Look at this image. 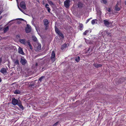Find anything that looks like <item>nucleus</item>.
<instances>
[{"label": "nucleus", "instance_id": "1", "mask_svg": "<svg viewBox=\"0 0 126 126\" xmlns=\"http://www.w3.org/2000/svg\"><path fill=\"white\" fill-rule=\"evenodd\" d=\"M55 30L56 32L60 36H61L62 38H64V36L62 33L60 32L58 29L55 26Z\"/></svg>", "mask_w": 126, "mask_h": 126}, {"label": "nucleus", "instance_id": "2", "mask_svg": "<svg viewBox=\"0 0 126 126\" xmlns=\"http://www.w3.org/2000/svg\"><path fill=\"white\" fill-rule=\"evenodd\" d=\"M71 1L70 0H66L64 2V6L66 8H68L70 6V3Z\"/></svg>", "mask_w": 126, "mask_h": 126}, {"label": "nucleus", "instance_id": "3", "mask_svg": "<svg viewBox=\"0 0 126 126\" xmlns=\"http://www.w3.org/2000/svg\"><path fill=\"white\" fill-rule=\"evenodd\" d=\"M19 101L15 98H12V104L14 106L17 105Z\"/></svg>", "mask_w": 126, "mask_h": 126}, {"label": "nucleus", "instance_id": "4", "mask_svg": "<svg viewBox=\"0 0 126 126\" xmlns=\"http://www.w3.org/2000/svg\"><path fill=\"white\" fill-rule=\"evenodd\" d=\"M19 41L21 43L25 45H26L27 44L26 40L25 39H19Z\"/></svg>", "mask_w": 126, "mask_h": 126}, {"label": "nucleus", "instance_id": "5", "mask_svg": "<svg viewBox=\"0 0 126 126\" xmlns=\"http://www.w3.org/2000/svg\"><path fill=\"white\" fill-rule=\"evenodd\" d=\"M20 6L21 8L24 9H26V4L24 2L22 1L21 2L20 4Z\"/></svg>", "mask_w": 126, "mask_h": 126}, {"label": "nucleus", "instance_id": "6", "mask_svg": "<svg viewBox=\"0 0 126 126\" xmlns=\"http://www.w3.org/2000/svg\"><path fill=\"white\" fill-rule=\"evenodd\" d=\"M20 60V63L22 65H25L27 63V60L24 58H21Z\"/></svg>", "mask_w": 126, "mask_h": 126}, {"label": "nucleus", "instance_id": "7", "mask_svg": "<svg viewBox=\"0 0 126 126\" xmlns=\"http://www.w3.org/2000/svg\"><path fill=\"white\" fill-rule=\"evenodd\" d=\"M27 27L25 29V31L26 33H28L31 32V26L28 25H27Z\"/></svg>", "mask_w": 126, "mask_h": 126}, {"label": "nucleus", "instance_id": "8", "mask_svg": "<svg viewBox=\"0 0 126 126\" xmlns=\"http://www.w3.org/2000/svg\"><path fill=\"white\" fill-rule=\"evenodd\" d=\"M55 54L54 51H53L52 53L51 56V59L53 62H54L55 60Z\"/></svg>", "mask_w": 126, "mask_h": 126}, {"label": "nucleus", "instance_id": "9", "mask_svg": "<svg viewBox=\"0 0 126 126\" xmlns=\"http://www.w3.org/2000/svg\"><path fill=\"white\" fill-rule=\"evenodd\" d=\"M103 22L105 26L107 27H108L110 23V22L106 20H103Z\"/></svg>", "mask_w": 126, "mask_h": 126}, {"label": "nucleus", "instance_id": "10", "mask_svg": "<svg viewBox=\"0 0 126 126\" xmlns=\"http://www.w3.org/2000/svg\"><path fill=\"white\" fill-rule=\"evenodd\" d=\"M43 21L45 26L46 27L48 25L49 23L48 20L47 19H44Z\"/></svg>", "mask_w": 126, "mask_h": 126}, {"label": "nucleus", "instance_id": "11", "mask_svg": "<svg viewBox=\"0 0 126 126\" xmlns=\"http://www.w3.org/2000/svg\"><path fill=\"white\" fill-rule=\"evenodd\" d=\"M0 72L3 74H6V69L4 68H2L0 71Z\"/></svg>", "mask_w": 126, "mask_h": 126}, {"label": "nucleus", "instance_id": "12", "mask_svg": "<svg viewBox=\"0 0 126 126\" xmlns=\"http://www.w3.org/2000/svg\"><path fill=\"white\" fill-rule=\"evenodd\" d=\"M18 52L22 55H24V53L22 49L20 47H19L18 49Z\"/></svg>", "mask_w": 126, "mask_h": 126}, {"label": "nucleus", "instance_id": "13", "mask_svg": "<svg viewBox=\"0 0 126 126\" xmlns=\"http://www.w3.org/2000/svg\"><path fill=\"white\" fill-rule=\"evenodd\" d=\"M118 3H117L115 6V10L116 11H118L120 10V8L118 7Z\"/></svg>", "mask_w": 126, "mask_h": 126}, {"label": "nucleus", "instance_id": "14", "mask_svg": "<svg viewBox=\"0 0 126 126\" xmlns=\"http://www.w3.org/2000/svg\"><path fill=\"white\" fill-rule=\"evenodd\" d=\"M94 65L95 66V67L98 68L99 67H101L102 66V65L99 64H97L96 63H94Z\"/></svg>", "mask_w": 126, "mask_h": 126}, {"label": "nucleus", "instance_id": "15", "mask_svg": "<svg viewBox=\"0 0 126 126\" xmlns=\"http://www.w3.org/2000/svg\"><path fill=\"white\" fill-rule=\"evenodd\" d=\"M22 109H23V107L21 104V102L19 101V102L17 105Z\"/></svg>", "mask_w": 126, "mask_h": 126}, {"label": "nucleus", "instance_id": "16", "mask_svg": "<svg viewBox=\"0 0 126 126\" xmlns=\"http://www.w3.org/2000/svg\"><path fill=\"white\" fill-rule=\"evenodd\" d=\"M38 46L37 47V49H36V48H35V50H39L41 49V45L38 44H37Z\"/></svg>", "mask_w": 126, "mask_h": 126}, {"label": "nucleus", "instance_id": "17", "mask_svg": "<svg viewBox=\"0 0 126 126\" xmlns=\"http://www.w3.org/2000/svg\"><path fill=\"white\" fill-rule=\"evenodd\" d=\"M48 6L49 5L48 4H46L45 5V7L47 8L48 12L49 13H50V8L48 7Z\"/></svg>", "mask_w": 126, "mask_h": 126}, {"label": "nucleus", "instance_id": "18", "mask_svg": "<svg viewBox=\"0 0 126 126\" xmlns=\"http://www.w3.org/2000/svg\"><path fill=\"white\" fill-rule=\"evenodd\" d=\"M82 4L80 2H79L78 4V7L79 8H81L82 6Z\"/></svg>", "mask_w": 126, "mask_h": 126}, {"label": "nucleus", "instance_id": "19", "mask_svg": "<svg viewBox=\"0 0 126 126\" xmlns=\"http://www.w3.org/2000/svg\"><path fill=\"white\" fill-rule=\"evenodd\" d=\"M14 93L15 94H18L20 93V92L18 90H16L14 92Z\"/></svg>", "mask_w": 126, "mask_h": 126}, {"label": "nucleus", "instance_id": "20", "mask_svg": "<svg viewBox=\"0 0 126 126\" xmlns=\"http://www.w3.org/2000/svg\"><path fill=\"white\" fill-rule=\"evenodd\" d=\"M83 26V25L82 24L80 23L79 24V27L80 28V30L81 31L82 30Z\"/></svg>", "mask_w": 126, "mask_h": 126}, {"label": "nucleus", "instance_id": "21", "mask_svg": "<svg viewBox=\"0 0 126 126\" xmlns=\"http://www.w3.org/2000/svg\"><path fill=\"white\" fill-rule=\"evenodd\" d=\"M27 43L28 45H29V46L30 47V49H32V47L31 45L30 44L29 41V40L27 41Z\"/></svg>", "mask_w": 126, "mask_h": 126}, {"label": "nucleus", "instance_id": "22", "mask_svg": "<svg viewBox=\"0 0 126 126\" xmlns=\"http://www.w3.org/2000/svg\"><path fill=\"white\" fill-rule=\"evenodd\" d=\"M9 27L8 26H7L5 28H4L3 29L4 32V33L6 32L9 30Z\"/></svg>", "mask_w": 126, "mask_h": 126}, {"label": "nucleus", "instance_id": "23", "mask_svg": "<svg viewBox=\"0 0 126 126\" xmlns=\"http://www.w3.org/2000/svg\"><path fill=\"white\" fill-rule=\"evenodd\" d=\"M67 46V44H63L62 46L61 49L62 50H63L64 48H66V47Z\"/></svg>", "mask_w": 126, "mask_h": 126}, {"label": "nucleus", "instance_id": "24", "mask_svg": "<svg viewBox=\"0 0 126 126\" xmlns=\"http://www.w3.org/2000/svg\"><path fill=\"white\" fill-rule=\"evenodd\" d=\"M80 60V57L79 56H78V57H77L75 59V61L77 62H79Z\"/></svg>", "mask_w": 126, "mask_h": 126}, {"label": "nucleus", "instance_id": "25", "mask_svg": "<svg viewBox=\"0 0 126 126\" xmlns=\"http://www.w3.org/2000/svg\"><path fill=\"white\" fill-rule=\"evenodd\" d=\"M104 33H106L107 35H109L110 34V32H109L107 30L104 31Z\"/></svg>", "mask_w": 126, "mask_h": 126}, {"label": "nucleus", "instance_id": "26", "mask_svg": "<svg viewBox=\"0 0 126 126\" xmlns=\"http://www.w3.org/2000/svg\"><path fill=\"white\" fill-rule=\"evenodd\" d=\"M89 31L88 30H86L83 33V35H85L87 34L88 32Z\"/></svg>", "mask_w": 126, "mask_h": 126}, {"label": "nucleus", "instance_id": "27", "mask_svg": "<svg viewBox=\"0 0 126 126\" xmlns=\"http://www.w3.org/2000/svg\"><path fill=\"white\" fill-rule=\"evenodd\" d=\"M48 3L50 5H54V3L51 1H48Z\"/></svg>", "mask_w": 126, "mask_h": 126}, {"label": "nucleus", "instance_id": "28", "mask_svg": "<svg viewBox=\"0 0 126 126\" xmlns=\"http://www.w3.org/2000/svg\"><path fill=\"white\" fill-rule=\"evenodd\" d=\"M101 2L104 4H106L107 2V0H101Z\"/></svg>", "mask_w": 126, "mask_h": 126}, {"label": "nucleus", "instance_id": "29", "mask_svg": "<svg viewBox=\"0 0 126 126\" xmlns=\"http://www.w3.org/2000/svg\"><path fill=\"white\" fill-rule=\"evenodd\" d=\"M45 78V77H44V76H43L42 77H41V78H39V81H40V82H41L42 80L43 79H44Z\"/></svg>", "mask_w": 126, "mask_h": 126}, {"label": "nucleus", "instance_id": "30", "mask_svg": "<svg viewBox=\"0 0 126 126\" xmlns=\"http://www.w3.org/2000/svg\"><path fill=\"white\" fill-rule=\"evenodd\" d=\"M14 63L15 64H19V61L18 59H17L15 61Z\"/></svg>", "mask_w": 126, "mask_h": 126}, {"label": "nucleus", "instance_id": "31", "mask_svg": "<svg viewBox=\"0 0 126 126\" xmlns=\"http://www.w3.org/2000/svg\"><path fill=\"white\" fill-rule=\"evenodd\" d=\"M96 19H94L92 20L91 21V23L93 25L95 23Z\"/></svg>", "mask_w": 126, "mask_h": 126}, {"label": "nucleus", "instance_id": "32", "mask_svg": "<svg viewBox=\"0 0 126 126\" xmlns=\"http://www.w3.org/2000/svg\"><path fill=\"white\" fill-rule=\"evenodd\" d=\"M16 38L18 39H20V36L19 34L17 35L16 37Z\"/></svg>", "mask_w": 126, "mask_h": 126}, {"label": "nucleus", "instance_id": "33", "mask_svg": "<svg viewBox=\"0 0 126 126\" xmlns=\"http://www.w3.org/2000/svg\"><path fill=\"white\" fill-rule=\"evenodd\" d=\"M32 39L34 41H36L37 40V38L35 37H33Z\"/></svg>", "mask_w": 126, "mask_h": 126}, {"label": "nucleus", "instance_id": "34", "mask_svg": "<svg viewBox=\"0 0 126 126\" xmlns=\"http://www.w3.org/2000/svg\"><path fill=\"white\" fill-rule=\"evenodd\" d=\"M58 123L59 122L58 121L56 123H55L53 125V126H57L58 125Z\"/></svg>", "mask_w": 126, "mask_h": 126}, {"label": "nucleus", "instance_id": "35", "mask_svg": "<svg viewBox=\"0 0 126 126\" xmlns=\"http://www.w3.org/2000/svg\"><path fill=\"white\" fill-rule=\"evenodd\" d=\"M18 8L20 11H21L23 13H24V10H23V9H22L20 8L19 7H18Z\"/></svg>", "mask_w": 126, "mask_h": 126}, {"label": "nucleus", "instance_id": "36", "mask_svg": "<svg viewBox=\"0 0 126 126\" xmlns=\"http://www.w3.org/2000/svg\"><path fill=\"white\" fill-rule=\"evenodd\" d=\"M91 18H90L88 19H87V20H86V23H87L90 20Z\"/></svg>", "mask_w": 126, "mask_h": 126}, {"label": "nucleus", "instance_id": "37", "mask_svg": "<svg viewBox=\"0 0 126 126\" xmlns=\"http://www.w3.org/2000/svg\"><path fill=\"white\" fill-rule=\"evenodd\" d=\"M107 10L109 12H110L111 11V10L110 8L107 9Z\"/></svg>", "mask_w": 126, "mask_h": 126}, {"label": "nucleus", "instance_id": "38", "mask_svg": "<svg viewBox=\"0 0 126 126\" xmlns=\"http://www.w3.org/2000/svg\"><path fill=\"white\" fill-rule=\"evenodd\" d=\"M2 61V59L1 58H0V65H1V63Z\"/></svg>", "mask_w": 126, "mask_h": 126}, {"label": "nucleus", "instance_id": "39", "mask_svg": "<svg viewBox=\"0 0 126 126\" xmlns=\"http://www.w3.org/2000/svg\"><path fill=\"white\" fill-rule=\"evenodd\" d=\"M34 20H32V21H31V23H32V24H34Z\"/></svg>", "mask_w": 126, "mask_h": 126}, {"label": "nucleus", "instance_id": "40", "mask_svg": "<svg viewBox=\"0 0 126 126\" xmlns=\"http://www.w3.org/2000/svg\"><path fill=\"white\" fill-rule=\"evenodd\" d=\"M32 17L33 18V20H34V19H35V18L33 16H32Z\"/></svg>", "mask_w": 126, "mask_h": 126}, {"label": "nucleus", "instance_id": "41", "mask_svg": "<svg viewBox=\"0 0 126 126\" xmlns=\"http://www.w3.org/2000/svg\"><path fill=\"white\" fill-rule=\"evenodd\" d=\"M38 65V63H36L35 64V65L36 66H37Z\"/></svg>", "mask_w": 126, "mask_h": 126}, {"label": "nucleus", "instance_id": "42", "mask_svg": "<svg viewBox=\"0 0 126 126\" xmlns=\"http://www.w3.org/2000/svg\"><path fill=\"white\" fill-rule=\"evenodd\" d=\"M2 81V79L0 78V82Z\"/></svg>", "mask_w": 126, "mask_h": 126}, {"label": "nucleus", "instance_id": "43", "mask_svg": "<svg viewBox=\"0 0 126 126\" xmlns=\"http://www.w3.org/2000/svg\"><path fill=\"white\" fill-rule=\"evenodd\" d=\"M125 4L126 5V0L125 1Z\"/></svg>", "mask_w": 126, "mask_h": 126}, {"label": "nucleus", "instance_id": "44", "mask_svg": "<svg viewBox=\"0 0 126 126\" xmlns=\"http://www.w3.org/2000/svg\"><path fill=\"white\" fill-rule=\"evenodd\" d=\"M16 0L17 2L18 0Z\"/></svg>", "mask_w": 126, "mask_h": 126}, {"label": "nucleus", "instance_id": "45", "mask_svg": "<svg viewBox=\"0 0 126 126\" xmlns=\"http://www.w3.org/2000/svg\"><path fill=\"white\" fill-rule=\"evenodd\" d=\"M1 29V28L0 27V30Z\"/></svg>", "mask_w": 126, "mask_h": 126}]
</instances>
